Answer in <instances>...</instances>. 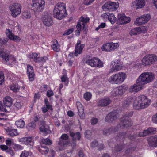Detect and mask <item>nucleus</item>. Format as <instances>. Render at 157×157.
<instances>
[{"instance_id":"38","label":"nucleus","mask_w":157,"mask_h":157,"mask_svg":"<svg viewBox=\"0 0 157 157\" xmlns=\"http://www.w3.org/2000/svg\"><path fill=\"white\" fill-rule=\"evenodd\" d=\"M110 44L111 52L114 51L119 48V45L117 43L110 42Z\"/></svg>"},{"instance_id":"35","label":"nucleus","mask_w":157,"mask_h":157,"mask_svg":"<svg viewBox=\"0 0 157 157\" xmlns=\"http://www.w3.org/2000/svg\"><path fill=\"white\" fill-rule=\"evenodd\" d=\"M40 131L43 132H45L48 133L50 132L48 126L44 124V123L40 125Z\"/></svg>"},{"instance_id":"5","label":"nucleus","mask_w":157,"mask_h":157,"mask_svg":"<svg viewBox=\"0 0 157 157\" xmlns=\"http://www.w3.org/2000/svg\"><path fill=\"white\" fill-rule=\"evenodd\" d=\"M157 61V56L154 54H149L144 56L141 60V63L139 65L146 67L150 65Z\"/></svg>"},{"instance_id":"43","label":"nucleus","mask_w":157,"mask_h":157,"mask_svg":"<svg viewBox=\"0 0 157 157\" xmlns=\"http://www.w3.org/2000/svg\"><path fill=\"white\" fill-rule=\"evenodd\" d=\"M39 151L42 155H45L48 153L49 150L46 146L44 147L41 146V148H40Z\"/></svg>"},{"instance_id":"22","label":"nucleus","mask_w":157,"mask_h":157,"mask_svg":"<svg viewBox=\"0 0 157 157\" xmlns=\"http://www.w3.org/2000/svg\"><path fill=\"white\" fill-rule=\"evenodd\" d=\"M6 33L8 38L11 40L17 42L21 40L19 37L14 35L9 29H8L6 30Z\"/></svg>"},{"instance_id":"55","label":"nucleus","mask_w":157,"mask_h":157,"mask_svg":"<svg viewBox=\"0 0 157 157\" xmlns=\"http://www.w3.org/2000/svg\"><path fill=\"white\" fill-rule=\"evenodd\" d=\"M109 14L110 13L108 12L102 14L101 17L104 21H107L108 20Z\"/></svg>"},{"instance_id":"26","label":"nucleus","mask_w":157,"mask_h":157,"mask_svg":"<svg viewBox=\"0 0 157 157\" xmlns=\"http://www.w3.org/2000/svg\"><path fill=\"white\" fill-rule=\"evenodd\" d=\"M27 74L29 81H33L34 79L35 74L33 67L29 65L27 66Z\"/></svg>"},{"instance_id":"59","label":"nucleus","mask_w":157,"mask_h":157,"mask_svg":"<svg viewBox=\"0 0 157 157\" xmlns=\"http://www.w3.org/2000/svg\"><path fill=\"white\" fill-rule=\"evenodd\" d=\"M0 148L3 151H5L7 152L9 150L8 147L5 145H1L0 146Z\"/></svg>"},{"instance_id":"60","label":"nucleus","mask_w":157,"mask_h":157,"mask_svg":"<svg viewBox=\"0 0 157 157\" xmlns=\"http://www.w3.org/2000/svg\"><path fill=\"white\" fill-rule=\"evenodd\" d=\"M152 121L153 123L157 124V113L152 116Z\"/></svg>"},{"instance_id":"31","label":"nucleus","mask_w":157,"mask_h":157,"mask_svg":"<svg viewBox=\"0 0 157 157\" xmlns=\"http://www.w3.org/2000/svg\"><path fill=\"white\" fill-rule=\"evenodd\" d=\"M7 133L10 136L13 137L19 135L17 130L16 129L8 128L6 130Z\"/></svg>"},{"instance_id":"41","label":"nucleus","mask_w":157,"mask_h":157,"mask_svg":"<svg viewBox=\"0 0 157 157\" xmlns=\"http://www.w3.org/2000/svg\"><path fill=\"white\" fill-rule=\"evenodd\" d=\"M117 19L115 15L113 13L109 14L108 21H109L112 24H113L117 22Z\"/></svg>"},{"instance_id":"17","label":"nucleus","mask_w":157,"mask_h":157,"mask_svg":"<svg viewBox=\"0 0 157 157\" xmlns=\"http://www.w3.org/2000/svg\"><path fill=\"white\" fill-rule=\"evenodd\" d=\"M44 24L47 26H50L52 24V21L50 14L45 13L41 18Z\"/></svg>"},{"instance_id":"9","label":"nucleus","mask_w":157,"mask_h":157,"mask_svg":"<svg viewBox=\"0 0 157 157\" xmlns=\"http://www.w3.org/2000/svg\"><path fill=\"white\" fill-rule=\"evenodd\" d=\"M3 52H2L0 54L1 57L2 58L3 61L5 63H7L8 61L11 62L13 64H15L17 63V60L15 57L13 55L9 56L8 54L6 52V51L3 50Z\"/></svg>"},{"instance_id":"28","label":"nucleus","mask_w":157,"mask_h":157,"mask_svg":"<svg viewBox=\"0 0 157 157\" xmlns=\"http://www.w3.org/2000/svg\"><path fill=\"white\" fill-rule=\"evenodd\" d=\"M33 120L32 122L29 123L27 126V128L29 131L34 129L36 126L35 122L38 121V119L37 117L36 116L34 117Z\"/></svg>"},{"instance_id":"3","label":"nucleus","mask_w":157,"mask_h":157,"mask_svg":"<svg viewBox=\"0 0 157 157\" xmlns=\"http://www.w3.org/2000/svg\"><path fill=\"white\" fill-rule=\"evenodd\" d=\"M127 77V75L126 73L120 71L111 76L108 78V81L112 84H120L125 80Z\"/></svg>"},{"instance_id":"57","label":"nucleus","mask_w":157,"mask_h":157,"mask_svg":"<svg viewBox=\"0 0 157 157\" xmlns=\"http://www.w3.org/2000/svg\"><path fill=\"white\" fill-rule=\"evenodd\" d=\"M0 111L4 112H6L7 111L6 108L5 107L2 101H0Z\"/></svg>"},{"instance_id":"54","label":"nucleus","mask_w":157,"mask_h":157,"mask_svg":"<svg viewBox=\"0 0 157 157\" xmlns=\"http://www.w3.org/2000/svg\"><path fill=\"white\" fill-rule=\"evenodd\" d=\"M52 109V107L50 105H47L44 106L42 108V110L44 113L46 112L49 109Z\"/></svg>"},{"instance_id":"19","label":"nucleus","mask_w":157,"mask_h":157,"mask_svg":"<svg viewBox=\"0 0 157 157\" xmlns=\"http://www.w3.org/2000/svg\"><path fill=\"white\" fill-rule=\"evenodd\" d=\"M81 42L80 40H78L77 43L76 44L75 51L74 52V55L76 56H78L79 54H80L82 50L84 47V44H81Z\"/></svg>"},{"instance_id":"12","label":"nucleus","mask_w":157,"mask_h":157,"mask_svg":"<svg viewBox=\"0 0 157 157\" xmlns=\"http://www.w3.org/2000/svg\"><path fill=\"white\" fill-rule=\"evenodd\" d=\"M27 57L29 59H32L36 62H44L47 59V58L46 56L40 57L39 53H30Z\"/></svg>"},{"instance_id":"46","label":"nucleus","mask_w":157,"mask_h":157,"mask_svg":"<svg viewBox=\"0 0 157 157\" xmlns=\"http://www.w3.org/2000/svg\"><path fill=\"white\" fill-rule=\"evenodd\" d=\"M112 95L113 96H117L118 95H121L120 91L118 89V87L114 88L112 91Z\"/></svg>"},{"instance_id":"27","label":"nucleus","mask_w":157,"mask_h":157,"mask_svg":"<svg viewBox=\"0 0 157 157\" xmlns=\"http://www.w3.org/2000/svg\"><path fill=\"white\" fill-rule=\"evenodd\" d=\"M70 136L72 137V140L73 143L71 144V146L75 147L76 144V140H79L80 138V133L77 132L75 133L73 132H71Z\"/></svg>"},{"instance_id":"58","label":"nucleus","mask_w":157,"mask_h":157,"mask_svg":"<svg viewBox=\"0 0 157 157\" xmlns=\"http://www.w3.org/2000/svg\"><path fill=\"white\" fill-rule=\"evenodd\" d=\"M8 41L7 39H5L4 38H1L0 39V45L6 44Z\"/></svg>"},{"instance_id":"39","label":"nucleus","mask_w":157,"mask_h":157,"mask_svg":"<svg viewBox=\"0 0 157 157\" xmlns=\"http://www.w3.org/2000/svg\"><path fill=\"white\" fill-rule=\"evenodd\" d=\"M52 48L53 50L56 52H58L60 50L59 45L56 40H55L54 43L52 45Z\"/></svg>"},{"instance_id":"1","label":"nucleus","mask_w":157,"mask_h":157,"mask_svg":"<svg viewBox=\"0 0 157 157\" xmlns=\"http://www.w3.org/2000/svg\"><path fill=\"white\" fill-rule=\"evenodd\" d=\"M151 100L144 95L136 97L134 101L133 106L136 109H144L148 107L151 104Z\"/></svg>"},{"instance_id":"2","label":"nucleus","mask_w":157,"mask_h":157,"mask_svg":"<svg viewBox=\"0 0 157 157\" xmlns=\"http://www.w3.org/2000/svg\"><path fill=\"white\" fill-rule=\"evenodd\" d=\"M55 18L59 19H63L67 15L65 4L64 3H58L55 6L53 12Z\"/></svg>"},{"instance_id":"53","label":"nucleus","mask_w":157,"mask_h":157,"mask_svg":"<svg viewBox=\"0 0 157 157\" xmlns=\"http://www.w3.org/2000/svg\"><path fill=\"white\" fill-rule=\"evenodd\" d=\"M41 142L45 144L50 145L52 144V141L49 138L42 139Z\"/></svg>"},{"instance_id":"33","label":"nucleus","mask_w":157,"mask_h":157,"mask_svg":"<svg viewBox=\"0 0 157 157\" xmlns=\"http://www.w3.org/2000/svg\"><path fill=\"white\" fill-rule=\"evenodd\" d=\"M89 21V18L88 17H81L79 20V21L83 26V29L86 30V27L85 26V23L88 22Z\"/></svg>"},{"instance_id":"64","label":"nucleus","mask_w":157,"mask_h":157,"mask_svg":"<svg viewBox=\"0 0 157 157\" xmlns=\"http://www.w3.org/2000/svg\"><path fill=\"white\" fill-rule=\"evenodd\" d=\"M13 143L12 140L8 138L6 140V144L8 146L11 145Z\"/></svg>"},{"instance_id":"34","label":"nucleus","mask_w":157,"mask_h":157,"mask_svg":"<svg viewBox=\"0 0 157 157\" xmlns=\"http://www.w3.org/2000/svg\"><path fill=\"white\" fill-rule=\"evenodd\" d=\"M101 49L102 51L106 52H111L110 43L104 44L101 46Z\"/></svg>"},{"instance_id":"21","label":"nucleus","mask_w":157,"mask_h":157,"mask_svg":"<svg viewBox=\"0 0 157 157\" xmlns=\"http://www.w3.org/2000/svg\"><path fill=\"white\" fill-rule=\"evenodd\" d=\"M18 141L22 144L26 145H33V140L31 137H26L20 138Z\"/></svg>"},{"instance_id":"10","label":"nucleus","mask_w":157,"mask_h":157,"mask_svg":"<svg viewBox=\"0 0 157 157\" xmlns=\"http://www.w3.org/2000/svg\"><path fill=\"white\" fill-rule=\"evenodd\" d=\"M119 4L117 2H109L105 3L102 6V9L104 10L113 11H115L119 7Z\"/></svg>"},{"instance_id":"36","label":"nucleus","mask_w":157,"mask_h":157,"mask_svg":"<svg viewBox=\"0 0 157 157\" xmlns=\"http://www.w3.org/2000/svg\"><path fill=\"white\" fill-rule=\"evenodd\" d=\"M15 124L18 128H21L24 127L25 123L23 120L20 119L15 122Z\"/></svg>"},{"instance_id":"8","label":"nucleus","mask_w":157,"mask_h":157,"mask_svg":"<svg viewBox=\"0 0 157 157\" xmlns=\"http://www.w3.org/2000/svg\"><path fill=\"white\" fill-rule=\"evenodd\" d=\"M124 67L123 64L119 59L112 61L109 66L110 73L117 72L121 70Z\"/></svg>"},{"instance_id":"15","label":"nucleus","mask_w":157,"mask_h":157,"mask_svg":"<svg viewBox=\"0 0 157 157\" xmlns=\"http://www.w3.org/2000/svg\"><path fill=\"white\" fill-rule=\"evenodd\" d=\"M145 4V0H135L131 4V6L132 8L137 10L143 8Z\"/></svg>"},{"instance_id":"29","label":"nucleus","mask_w":157,"mask_h":157,"mask_svg":"<svg viewBox=\"0 0 157 157\" xmlns=\"http://www.w3.org/2000/svg\"><path fill=\"white\" fill-rule=\"evenodd\" d=\"M117 118L116 113L113 112L109 113L105 117V120L106 121L110 122L113 121Z\"/></svg>"},{"instance_id":"61","label":"nucleus","mask_w":157,"mask_h":157,"mask_svg":"<svg viewBox=\"0 0 157 157\" xmlns=\"http://www.w3.org/2000/svg\"><path fill=\"white\" fill-rule=\"evenodd\" d=\"M106 24L105 23H102L101 24L99 25V26L96 28V30L98 31L99 29L101 28H103L105 27Z\"/></svg>"},{"instance_id":"50","label":"nucleus","mask_w":157,"mask_h":157,"mask_svg":"<svg viewBox=\"0 0 157 157\" xmlns=\"http://www.w3.org/2000/svg\"><path fill=\"white\" fill-rule=\"evenodd\" d=\"M147 132V135L150 134H155L156 132V129L153 128H149L146 130Z\"/></svg>"},{"instance_id":"63","label":"nucleus","mask_w":157,"mask_h":157,"mask_svg":"<svg viewBox=\"0 0 157 157\" xmlns=\"http://www.w3.org/2000/svg\"><path fill=\"white\" fill-rule=\"evenodd\" d=\"M147 135V132H146V130H144L143 132H140L138 134V136L140 137L144 136Z\"/></svg>"},{"instance_id":"11","label":"nucleus","mask_w":157,"mask_h":157,"mask_svg":"<svg viewBox=\"0 0 157 157\" xmlns=\"http://www.w3.org/2000/svg\"><path fill=\"white\" fill-rule=\"evenodd\" d=\"M86 63L91 67L99 68L102 67L104 64L102 61L97 58L88 59L86 61Z\"/></svg>"},{"instance_id":"40","label":"nucleus","mask_w":157,"mask_h":157,"mask_svg":"<svg viewBox=\"0 0 157 157\" xmlns=\"http://www.w3.org/2000/svg\"><path fill=\"white\" fill-rule=\"evenodd\" d=\"M138 33L139 34L146 33L147 30L148 28L146 26H142L137 27Z\"/></svg>"},{"instance_id":"37","label":"nucleus","mask_w":157,"mask_h":157,"mask_svg":"<svg viewBox=\"0 0 157 157\" xmlns=\"http://www.w3.org/2000/svg\"><path fill=\"white\" fill-rule=\"evenodd\" d=\"M31 17V13L29 11H24L22 13V17L24 19L30 18Z\"/></svg>"},{"instance_id":"51","label":"nucleus","mask_w":157,"mask_h":157,"mask_svg":"<svg viewBox=\"0 0 157 157\" xmlns=\"http://www.w3.org/2000/svg\"><path fill=\"white\" fill-rule=\"evenodd\" d=\"M13 148L15 151H17L19 150H23V147L19 144H14L13 146Z\"/></svg>"},{"instance_id":"25","label":"nucleus","mask_w":157,"mask_h":157,"mask_svg":"<svg viewBox=\"0 0 157 157\" xmlns=\"http://www.w3.org/2000/svg\"><path fill=\"white\" fill-rule=\"evenodd\" d=\"M110 102V100L107 98L98 100L97 104L99 106H105L109 105Z\"/></svg>"},{"instance_id":"16","label":"nucleus","mask_w":157,"mask_h":157,"mask_svg":"<svg viewBox=\"0 0 157 157\" xmlns=\"http://www.w3.org/2000/svg\"><path fill=\"white\" fill-rule=\"evenodd\" d=\"M68 137L66 134H63L61 136L59 139V141L58 144L62 147V149H65L66 147L70 146V144L66 140L68 139Z\"/></svg>"},{"instance_id":"20","label":"nucleus","mask_w":157,"mask_h":157,"mask_svg":"<svg viewBox=\"0 0 157 157\" xmlns=\"http://www.w3.org/2000/svg\"><path fill=\"white\" fill-rule=\"evenodd\" d=\"M133 114L132 112L127 114L125 115V119L123 120V121L121 122V124L122 125V126H125L126 127L130 126L132 125V121L128 119V117L131 116Z\"/></svg>"},{"instance_id":"56","label":"nucleus","mask_w":157,"mask_h":157,"mask_svg":"<svg viewBox=\"0 0 157 157\" xmlns=\"http://www.w3.org/2000/svg\"><path fill=\"white\" fill-rule=\"evenodd\" d=\"M5 81V77L3 74L0 72V85H1Z\"/></svg>"},{"instance_id":"24","label":"nucleus","mask_w":157,"mask_h":157,"mask_svg":"<svg viewBox=\"0 0 157 157\" xmlns=\"http://www.w3.org/2000/svg\"><path fill=\"white\" fill-rule=\"evenodd\" d=\"M77 105L78 111V114L80 118L82 119H84L85 116L82 105L79 102H77Z\"/></svg>"},{"instance_id":"23","label":"nucleus","mask_w":157,"mask_h":157,"mask_svg":"<svg viewBox=\"0 0 157 157\" xmlns=\"http://www.w3.org/2000/svg\"><path fill=\"white\" fill-rule=\"evenodd\" d=\"M3 101L4 106L6 108V107H9L12 105L13 100L10 96H7L4 98Z\"/></svg>"},{"instance_id":"32","label":"nucleus","mask_w":157,"mask_h":157,"mask_svg":"<svg viewBox=\"0 0 157 157\" xmlns=\"http://www.w3.org/2000/svg\"><path fill=\"white\" fill-rule=\"evenodd\" d=\"M118 87L121 95H123L126 93L128 89V86L124 84Z\"/></svg>"},{"instance_id":"44","label":"nucleus","mask_w":157,"mask_h":157,"mask_svg":"<svg viewBox=\"0 0 157 157\" xmlns=\"http://www.w3.org/2000/svg\"><path fill=\"white\" fill-rule=\"evenodd\" d=\"M76 28L77 30L75 31V35L78 36L80 34V31L81 29V23L79 22H78L77 23Z\"/></svg>"},{"instance_id":"6","label":"nucleus","mask_w":157,"mask_h":157,"mask_svg":"<svg viewBox=\"0 0 157 157\" xmlns=\"http://www.w3.org/2000/svg\"><path fill=\"white\" fill-rule=\"evenodd\" d=\"M11 15L14 17H16L20 14L21 12V4L17 3H14L10 5L9 7Z\"/></svg>"},{"instance_id":"49","label":"nucleus","mask_w":157,"mask_h":157,"mask_svg":"<svg viewBox=\"0 0 157 157\" xmlns=\"http://www.w3.org/2000/svg\"><path fill=\"white\" fill-rule=\"evenodd\" d=\"M129 34L131 36H133L139 34L137 27L131 29L129 32Z\"/></svg>"},{"instance_id":"47","label":"nucleus","mask_w":157,"mask_h":157,"mask_svg":"<svg viewBox=\"0 0 157 157\" xmlns=\"http://www.w3.org/2000/svg\"><path fill=\"white\" fill-rule=\"evenodd\" d=\"M132 97L128 98L126 100L124 101V106H128L132 102Z\"/></svg>"},{"instance_id":"14","label":"nucleus","mask_w":157,"mask_h":157,"mask_svg":"<svg viewBox=\"0 0 157 157\" xmlns=\"http://www.w3.org/2000/svg\"><path fill=\"white\" fill-rule=\"evenodd\" d=\"M130 18L127 17L124 14H119L117 16V23L119 25H123L129 23L130 21Z\"/></svg>"},{"instance_id":"30","label":"nucleus","mask_w":157,"mask_h":157,"mask_svg":"<svg viewBox=\"0 0 157 157\" xmlns=\"http://www.w3.org/2000/svg\"><path fill=\"white\" fill-rule=\"evenodd\" d=\"M149 145L152 147H157V136L151 137L148 140Z\"/></svg>"},{"instance_id":"7","label":"nucleus","mask_w":157,"mask_h":157,"mask_svg":"<svg viewBox=\"0 0 157 157\" xmlns=\"http://www.w3.org/2000/svg\"><path fill=\"white\" fill-rule=\"evenodd\" d=\"M32 7L35 13L42 12L45 7V1L44 0H32Z\"/></svg>"},{"instance_id":"48","label":"nucleus","mask_w":157,"mask_h":157,"mask_svg":"<svg viewBox=\"0 0 157 157\" xmlns=\"http://www.w3.org/2000/svg\"><path fill=\"white\" fill-rule=\"evenodd\" d=\"M92 94L89 92H87L84 94V98L86 101L90 100L91 98Z\"/></svg>"},{"instance_id":"52","label":"nucleus","mask_w":157,"mask_h":157,"mask_svg":"<svg viewBox=\"0 0 157 157\" xmlns=\"http://www.w3.org/2000/svg\"><path fill=\"white\" fill-rule=\"evenodd\" d=\"M61 80L62 82H65L66 86H67L68 83V80L66 75H63L61 77Z\"/></svg>"},{"instance_id":"18","label":"nucleus","mask_w":157,"mask_h":157,"mask_svg":"<svg viewBox=\"0 0 157 157\" xmlns=\"http://www.w3.org/2000/svg\"><path fill=\"white\" fill-rule=\"evenodd\" d=\"M143 87V86L136 80V83L129 87L128 91L130 93L135 94L141 90Z\"/></svg>"},{"instance_id":"62","label":"nucleus","mask_w":157,"mask_h":157,"mask_svg":"<svg viewBox=\"0 0 157 157\" xmlns=\"http://www.w3.org/2000/svg\"><path fill=\"white\" fill-rule=\"evenodd\" d=\"M0 121L5 120L7 118V117L5 113H0Z\"/></svg>"},{"instance_id":"4","label":"nucleus","mask_w":157,"mask_h":157,"mask_svg":"<svg viewBox=\"0 0 157 157\" xmlns=\"http://www.w3.org/2000/svg\"><path fill=\"white\" fill-rule=\"evenodd\" d=\"M155 78L154 74L151 72L142 73L136 80L143 86L152 82Z\"/></svg>"},{"instance_id":"13","label":"nucleus","mask_w":157,"mask_h":157,"mask_svg":"<svg viewBox=\"0 0 157 157\" xmlns=\"http://www.w3.org/2000/svg\"><path fill=\"white\" fill-rule=\"evenodd\" d=\"M151 16L149 14H145L137 18L134 23L137 25L147 23L150 19Z\"/></svg>"},{"instance_id":"45","label":"nucleus","mask_w":157,"mask_h":157,"mask_svg":"<svg viewBox=\"0 0 157 157\" xmlns=\"http://www.w3.org/2000/svg\"><path fill=\"white\" fill-rule=\"evenodd\" d=\"M32 155V153L29 151L24 150L22 151L20 157H28L29 155Z\"/></svg>"},{"instance_id":"42","label":"nucleus","mask_w":157,"mask_h":157,"mask_svg":"<svg viewBox=\"0 0 157 157\" xmlns=\"http://www.w3.org/2000/svg\"><path fill=\"white\" fill-rule=\"evenodd\" d=\"M10 88L11 90L14 92H17L20 89V87L17 84H11L10 85Z\"/></svg>"}]
</instances>
